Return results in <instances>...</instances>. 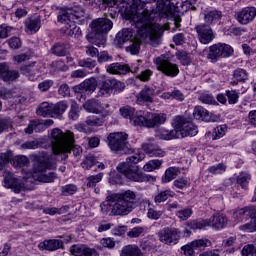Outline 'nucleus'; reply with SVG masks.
I'll return each mask as SVG.
<instances>
[{
    "label": "nucleus",
    "mask_w": 256,
    "mask_h": 256,
    "mask_svg": "<svg viewBox=\"0 0 256 256\" xmlns=\"http://www.w3.org/2000/svg\"><path fill=\"white\" fill-rule=\"evenodd\" d=\"M108 5H116V3H126L130 8L136 11V16L133 19L136 27L137 37L140 39H147L149 37L151 45L161 44V37H163V28L159 24L153 23L155 13L153 11L144 9L139 12V9L145 7L143 0H104Z\"/></svg>",
    "instance_id": "obj_1"
},
{
    "label": "nucleus",
    "mask_w": 256,
    "mask_h": 256,
    "mask_svg": "<svg viewBox=\"0 0 256 256\" xmlns=\"http://www.w3.org/2000/svg\"><path fill=\"white\" fill-rule=\"evenodd\" d=\"M137 205V195L131 190L120 194H112L106 197L105 201L100 204L103 215L109 217L129 215Z\"/></svg>",
    "instance_id": "obj_2"
},
{
    "label": "nucleus",
    "mask_w": 256,
    "mask_h": 256,
    "mask_svg": "<svg viewBox=\"0 0 256 256\" xmlns=\"http://www.w3.org/2000/svg\"><path fill=\"white\" fill-rule=\"evenodd\" d=\"M50 141L54 155H64L67 159L69 153H73L74 157H79L83 153V148L75 145V134L69 130L63 132L59 128L52 129Z\"/></svg>",
    "instance_id": "obj_3"
},
{
    "label": "nucleus",
    "mask_w": 256,
    "mask_h": 256,
    "mask_svg": "<svg viewBox=\"0 0 256 256\" xmlns=\"http://www.w3.org/2000/svg\"><path fill=\"white\" fill-rule=\"evenodd\" d=\"M145 159V153L138 152L134 155L127 157L125 162L120 163L117 166V171L124 175L128 181H133L134 183H147L149 181H155V177L147 175L139 171V166L137 163Z\"/></svg>",
    "instance_id": "obj_4"
},
{
    "label": "nucleus",
    "mask_w": 256,
    "mask_h": 256,
    "mask_svg": "<svg viewBox=\"0 0 256 256\" xmlns=\"http://www.w3.org/2000/svg\"><path fill=\"white\" fill-rule=\"evenodd\" d=\"M120 114L124 119H129L130 123L135 127H147L153 129L163 125L167 121L165 114L149 113L143 115H135V108L131 106H124L120 108Z\"/></svg>",
    "instance_id": "obj_5"
},
{
    "label": "nucleus",
    "mask_w": 256,
    "mask_h": 256,
    "mask_svg": "<svg viewBox=\"0 0 256 256\" xmlns=\"http://www.w3.org/2000/svg\"><path fill=\"white\" fill-rule=\"evenodd\" d=\"M55 169H57V165L51 161V158H49L47 154H42L37 157L34 163L33 177L40 183H55L58 177Z\"/></svg>",
    "instance_id": "obj_6"
},
{
    "label": "nucleus",
    "mask_w": 256,
    "mask_h": 256,
    "mask_svg": "<svg viewBox=\"0 0 256 256\" xmlns=\"http://www.w3.org/2000/svg\"><path fill=\"white\" fill-rule=\"evenodd\" d=\"M91 32L86 35L87 41L96 45V47H103L106 43L105 33H109L113 29V22L107 17L98 18L90 24Z\"/></svg>",
    "instance_id": "obj_7"
},
{
    "label": "nucleus",
    "mask_w": 256,
    "mask_h": 256,
    "mask_svg": "<svg viewBox=\"0 0 256 256\" xmlns=\"http://www.w3.org/2000/svg\"><path fill=\"white\" fill-rule=\"evenodd\" d=\"M83 17H85V9L81 6H73L60 10L58 21L64 23L63 30L65 35L71 37L72 32L77 27L75 21H77V19H83Z\"/></svg>",
    "instance_id": "obj_8"
},
{
    "label": "nucleus",
    "mask_w": 256,
    "mask_h": 256,
    "mask_svg": "<svg viewBox=\"0 0 256 256\" xmlns=\"http://www.w3.org/2000/svg\"><path fill=\"white\" fill-rule=\"evenodd\" d=\"M127 139H129V135L126 133H110L107 137V145L114 153H119L120 155H131V153H133V148H131V144H129Z\"/></svg>",
    "instance_id": "obj_9"
},
{
    "label": "nucleus",
    "mask_w": 256,
    "mask_h": 256,
    "mask_svg": "<svg viewBox=\"0 0 256 256\" xmlns=\"http://www.w3.org/2000/svg\"><path fill=\"white\" fill-rule=\"evenodd\" d=\"M174 127L177 131L178 137H195V135L199 133L197 126L183 116L175 117Z\"/></svg>",
    "instance_id": "obj_10"
},
{
    "label": "nucleus",
    "mask_w": 256,
    "mask_h": 256,
    "mask_svg": "<svg viewBox=\"0 0 256 256\" xmlns=\"http://www.w3.org/2000/svg\"><path fill=\"white\" fill-rule=\"evenodd\" d=\"M233 55V47L229 44L218 43L209 47L207 59L210 63H217L219 59H225Z\"/></svg>",
    "instance_id": "obj_11"
},
{
    "label": "nucleus",
    "mask_w": 256,
    "mask_h": 256,
    "mask_svg": "<svg viewBox=\"0 0 256 256\" xmlns=\"http://www.w3.org/2000/svg\"><path fill=\"white\" fill-rule=\"evenodd\" d=\"M154 63L157 70L163 73V75H165L166 77L175 78L177 77V75H179V65L172 63L165 58L157 57L154 60Z\"/></svg>",
    "instance_id": "obj_12"
},
{
    "label": "nucleus",
    "mask_w": 256,
    "mask_h": 256,
    "mask_svg": "<svg viewBox=\"0 0 256 256\" xmlns=\"http://www.w3.org/2000/svg\"><path fill=\"white\" fill-rule=\"evenodd\" d=\"M158 238L164 245H177L181 239V231L177 228L164 227L158 232Z\"/></svg>",
    "instance_id": "obj_13"
},
{
    "label": "nucleus",
    "mask_w": 256,
    "mask_h": 256,
    "mask_svg": "<svg viewBox=\"0 0 256 256\" xmlns=\"http://www.w3.org/2000/svg\"><path fill=\"white\" fill-rule=\"evenodd\" d=\"M106 71L110 75H127V73H137L139 71V67H129L128 64L115 62L106 66Z\"/></svg>",
    "instance_id": "obj_14"
},
{
    "label": "nucleus",
    "mask_w": 256,
    "mask_h": 256,
    "mask_svg": "<svg viewBox=\"0 0 256 256\" xmlns=\"http://www.w3.org/2000/svg\"><path fill=\"white\" fill-rule=\"evenodd\" d=\"M196 33H198V41L202 45H209L215 39V32L209 24H200L195 27Z\"/></svg>",
    "instance_id": "obj_15"
},
{
    "label": "nucleus",
    "mask_w": 256,
    "mask_h": 256,
    "mask_svg": "<svg viewBox=\"0 0 256 256\" xmlns=\"http://www.w3.org/2000/svg\"><path fill=\"white\" fill-rule=\"evenodd\" d=\"M137 105H151L155 103V90L153 87L145 85L136 95Z\"/></svg>",
    "instance_id": "obj_16"
},
{
    "label": "nucleus",
    "mask_w": 256,
    "mask_h": 256,
    "mask_svg": "<svg viewBox=\"0 0 256 256\" xmlns=\"http://www.w3.org/2000/svg\"><path fill=\"white\" fill-rule=\"evenodd\" d=\"M142 149L149 157H165L166 152L159 147L155 138L150 137L142 144Z\"/></svg>",
    "instance_id": "obj_17"
},
{
    "label": "nucleus",
    "mask_w": 256,
    "mask_h": 256,
    "mask_svg": "<svg viewBox=\"0 0 256 256\" xmlns=\"http://www.w3.org/2000/svg\"><path fill=\"white\" fill-rule=\"evenodd\" d=\"M4 187L6 189H12L14 193H21L25 189V184L21 182L15 174L11 172H4Z\"/></svg>",
    "instance_id": "obj_18"
},
{
    "label": "nucleus",
    "mask_w": 256,
    "mask_h": 256,
    "mask_svg": "<svg viewBox=\"0 0 256 256\" xmlns=\"http://www.w3.org/2000/svg\"><path fill=\"white\" fill-rule=\"evenodd\" d=\"M256 17L255 7H245L236 14V19L240 25H249L253 23Z\"/></svg>",
    "instance_id": "obj_19"
},
{
    "label": "nucleus",
    "mask_w": 256,
    "mask_h": 256,
    "mask_svg": "<svg viewBox=\"0 0 256 256\" xmlns=\"http://www.w3.org/2000/svg\"><path fill=\"white\" fill-rule=\"evenodd\" d=\"M194 119L198 121H205L206 123H215L217 119V115L210 113L207 109L203 108V106H196L193 111Z\"/></svg>",
    "instance_id": "obj_20"
},
{
    "label": "nucleus",
    "mask_w": 256,
    "mask_h": 256,
    "mask_svg": "<svg viewBox=\"0 0 256 256\" xmlns=\"http://www.w3.org/2000/svg\"><path fill=\"white\" fill-rule=\"evenodd\" d=\"M40 251H57L58 249H65V244L59 239L44 240L38 244Z\"/></svg>",
    "instance_id": "obj_21"
},
{
    "label": "nucleus",
    "mask_w": 256,
    "mask_h": 256,
    "mask_svg": "<svg viewBox=\"0 0 256 256\" xmlns=\"http://www.w3.org/2000/svg\"><path fill=\"white\" fill-rule=\"evenodd\" d=\"M70 253L74 256H93L96 251L85 244H74L70 247Z\"/></svg>",
    "instance_id": "obj_22"
},
{
    "label": "nucleus",
    "mask_w": 256,
    "mask_h": 256,
    "mask_svg": "<svg viewBox=\"0 0 256 256\" xmlns=\"http://www.w3.org/2000/svg\"><path fill=\"white\" fill-rule=\"evenodd\" d=\"M0 78L6 82L15 81V79H19V72L9 70V66L6 63H0Z\"/></svg>",
    "instance_id": "obj_23"
},
{
    "label": "nucleus",
    "mask_w": 256,
    "mask_h": 256,
    "mask_svg": "<svg viewBox=\"0 0 256 256\" xmlns=\"http://www.w3.org/2000/svg\"><path fill=\"white\" fill-rule=\"evenodd\" d=\"M84 108L88 113H95L96 115H99L105 111V106H103V103H101L99 100L91 99L88 100Z\"/></svg>",
    "instance_id": "obj_24"
},
{
    "label": "nucleus",
    "mask_w": 256,
    "mask_h": 256,
    "mask_svg": "<svg viewBox=\"0 0 256 256\" xmlns=\"http://www.w3.org/2000/svg\"><path fill=\"white\" fill-rule=\"evenodd\" d=\"M20 72L22 75L28 77L30 81H34L36 75L39 73V67L37 66V62H32L31 64L22 66L20 68Z\"/></svg>",
    "instance_id": "obj_25"
},
{
    "label": "nucleus",
    "mask_w": 256,
    "mask_h": 256,
    "mask_svg": "<svg viewBox=\"0 0 256 256\" xmlns=\"http://www.w3.org/2000/svg\"><path fill=\"white\" fill-rule=\"evenodd\" d=\"M25 25L27 33H37L41 29V18L39 16L30 17L26 19Z\"/></svg>",
    "instance_id": "obj_26"
},
{
    "label": "nucleus",
    "mask_w": 256,
    "mask_h": 256,
    "mask_svg": "<svg viewBox=\"0 0 256 256\" xmlns=\"http://www.w3.org/2000/svg\"><path fill=\"white\" fill-rule=\"evenodd\" d=\"M133 30L131 28H124L116 35V41L118 45H125L127 41H133Z\"/></svg>",
    "instance_id": "obj_27"
},
{
    "label": "nucleus",
    "mask_w": 256,
    "mask_h": 256,
    "mask_svg": "<svg viewBox=\"0 0 256 256\" xmlns=\"http://www.w3.org/2000/svg\"><path fill=\"white\" fill-rule=\"evenodd\" d=\"M227 223V217L224 215H213L208 219V227L213 229H223Z\"/></svg>",
    "instance_id": "obj_28"
},
{
    "label": "nucleus",
    "mask_w": 256,
    "mask_h": 256,
    "mask_svg": "<svg viewBox=\"0 0 256 256\" xmlns=\"http://www.w3.org/2000/svg\"><path fill=\"white\" fill-rule=\"evenodd\" d=\"M143 253L137 245H126L122 248L120 256H142Z\"/></svg>",
    "instance_id": "obj_29"
},
{
    "label": "nucleus",
    "mask_w": 256,
    "mask_h": 256,
    "mask_svg": "<svg viewBox=\"0 0 256 256\" xmlns=\"http://www.w3.org/2000/svg\"><path fill=\"white\" fill-rule=\"evenodd\" d=\"M41 133V131H45V124H43V121L40 120H32L28 124V127L25 129V133L28 135H31V133Z\"/></svg>",
    "instance_id": "obj_30"
},
{
    "label": "nucleus",
    "mask_w": 256,
    "mask_h": 256,
    "mask_svg": "<svg viewBox=\"0 0 256 256\" xmlns=\"http://www.w3.org/2000/svg\"><path fill=\"white\" fill-rule=\"evenodd\" d=\"M68 108L69 103H67V101H60L56 104H52V117H61Z\"/></svg>",
    "instance_id": "obj_31"
},
{
    "label": "nucleus",
    "mask_w": 256,
    "mask_h": 256,
    "mask_svg": "<svg viewBox=\"0 0 256 256\" xmlns=\"http://www.w3.org/2000/svg\"><path fill=\"white\" fill-rule=\"evenodd\" d=\"M51 53L56 57H65L69 53V45L65 43L54 44L51 48Z\"/></svg>",
    "instance_id": "obj_32"
},
{
    "label": "nucleus",
    "mask_w": 256,
    "mask_h": 256,
    "mask_svg": "<svg viewBox=\"0 0 256 256\" xmlns=\"http://www.w3.org/2000/svg\"><path fill=\"white\" fill-rule=\"evenodd\" d=\"M221 17H223L221 11L212 10L205 15L204 19L208 25H215V23H219L221 21Z\"/></svg>",
    "instance_id": "obj_33"
},
{
    "label": "nucleus",
    "mask_w": 256,
    "mask_h": 256,
    "mask_svg": "<svg viewBox=\"0 0 256 256\" xmlns=\"http://www.w3.org/2000/svg\"><path fill=\"white\" fill-rule=\"evenodd\" d=\"M52 111V104H50L49 102H43L39 105L36 113L37 115H40V117H52Z\"/></svg>",
    "instance_id": "obj_34"
},
{
    "label": "nucleus",
    "mask_w": 256,
    "mask_h": 256,
    "mask_svg": "<svg viewBox=\"0 0 256 256\" xmlns=\"http://www.w3.org/2000/svg\"><path fill=\"white\" fill-rule=\"evenodd\" d=\"M174 195L175 192L171 190H161L154 197V203H156V205H160V203H165L169 197H173Z\"/></svg>",
    "instance_id": "obj_35"
},
{
    "label": "nucleus",
    "mask_w": 256,
    "mask_h": 256,
    "mask_svg": "<svg viewBox=\"0 0 256 256\" xmlns=\"http://www.w3.org/2000/svg\"><path fill=\"white\" fill-rule=\"evenodd\" d=\"M249 181H251V174L247 172H241L236 177V183L237 185H240L241 189L247 190L249 187Z\"/></svg>",
    "instance_id": "obj_36"
},
{
    "label": "nucleus",
    "mask_w": 256,
    "mask_h": 256,
    "mask_svg": "<svg viewBox=\"0 0 256 256\" xmlns=\"http://www.w3.org/2000/svg\"><path fill=\"white\" fill-rule=\"evenodd\" d=\"M80 87L86 92V93H93L95 89H97V79L91 77L86 80H84Z\"/></svg>",
    "instance_id": "obj_37"
},
{
    "label": "nucleus",
    "mask_w": 256,
    "mask_h": 256,
    "mask_svg": "<svg viewBox=\"0 0 256 256\" xmlns=\"http://www.w3.org/2000/svg\"><path fill=\"white\" fill-rule=\"evenodd\" d=\"M179 175V168L170 167L166 170L165 175L162 177V183H169Z\"/></svg>",
    "instance_id": "obj_38"
},
{
    "label": "nucleus",
    "mask_w": 256,
    "mask_h": 256,
    "mask_svg": "<svg viewBox=\"0 0 256 256\" xmlns=\"http://www.w3.org/2000/svg\"><path fill=\"white\" fill-rule=\"evenodd\" d=\"M102 180H103V173L91 175L86 178V187L88 189H93L94 187H97V183H101Z\"/></svg>",
    "instance_id": "obj_39"
},
{
    "label": "nucleus",
    "mask_w": 256,
    "mask_h": 256,
    "mask_svg": "<svg viewBox=\"0 0 256 256\" xmlns=\"http://www.w3.org/2000/svg\"><path fill=\"white\" fill-rule=\"evenodd\" d=\"M111 93H113V90L111 88V83L108 79L102 82V85H100L98 97H110Z\"/></svg>",
    "instance_id": "obj_40"
},
{
    "label": "nucleus",
    "mask_w": 256,
    "mask_h": 256,
    "mask_svg": "<svg viewBox=\"0 0 256 256\" xmlns=\"http://www.w3.org/2000/svg\"><path fill=\"white\" fill-rule=\"evenodd\" d=\"M141 49V40L134 38L130 41V45L126 47L127 53H131V55H138Z\"/></svg>",
    "instance_id": "obj_41"
},
{
    "label": "nucleus",
    "mask_w": 256,
    "mask_h": 256,
    "mask_svg": "<svg viewBox=\"0 0 256 256\" xmlns=\"http://www.w3.org/2000/svg\"><path fill=\"white\" fill-rule=\"evenodd\" d=\"M159 139H164L165 141H171V139H174V137H179L177 134V129L174 126V130H165L162 129L159 131L158 135Z\"/></svg>",
    "instance_id": "obj_42"
},
{
    "label": "nucleus",
    "mask_w": 256,
    "mask_h": 256,
    "mask_svg": "<svg viewBox=\"0 0 256 256\" xmlns=\"http://www.w3.org/2000/svg\"><path fill=\"white\" fill-rule=\"evenodd\" d=\"M97 163V159L94 156H87L81 163V167L86 170L93 169L94 171H97V168L95 167Z\"/></svg>",
    "instance_id": "obj_43"
},
{
    "label": "nucleus",
    "mask_w": 256,
    "mask_h": 256,
    "mask_svg": "<svg viewBox=\"0 0 256 256\" xmlns=\"http://www.w3.org/2000/svg\"><path fill=\"white\" fill-rule=\"evenodd\" d=\"M188 227L190 229H205V227H209V221L208 219L206 220H191L190 222L187 223Z\"/></svg>",
    "instance_id": "obj_44"
},
{
    "label": "nucleus",
    "mask_w": 256,
    "mask_h": 256,
    "mask_svg": "<svg viewBox=\"0 0 256 256\" xmlns=\"http://www.w3.org/2000/svg\"><path fill=\"white\" fill-rule=\"evenodd\" d=\"M103 123H105V119L95 115L89 116L86 119V124L89 125V127H101Z\"/></svg>",
    "instance_id": "obj_45"
},
{
    "label": "nucleus",
    "mask_w": 256,
    "mask_h": 256,
    "mask_svg": "<svg viewBox=\"0 0 256 256\" xmlns=\"http://www.w3.org/2000/svg\"><path fill=\"white\" fill-rule=\"evenodd\" d=\"M162 164H163L162 160H159V159L150 160L144 165L143 171L150 173L151 171H155V169H159V167H161Z\"/></svg>",
    "instance_id": "obj_46"
},
{
    "label": "nucleus",
    "mask_w": 256,
    "mask_h": 256,
    "mask_svg": "<svg viewBox=\"0 0 256 256\" xmlns=\"http://www.w3.org/2000/svg\"><path fill=\"white\" fill-rule=\"evenodd\" d=\"M11 164L13 167H27L29 165V158L27 156H16L12 159Z\"/></svg>",
    "instance_id": "obj_47"
},
{
    "label": "nucleus",
    "mask_w": 256,
    "mask_h": 256,
    "mask_svg": "<svg viewBox=\"0 0 256 256\" xmlns=\"http://www.w3.org/2000/svg\"><path fill=\"white\" fill-rule=\"evenodd\" d=\"M240 231H244L245 233H253L256 231V216L252 217L250 222L240 225Z\"/></svg>",
    "instance_id": "obj_48"
},
{
    "label": "nucleus",
    "mask_w": 256,
    "mask_h": 256,
    "mask_svg": "<svg viewBox=\"0 0 256 256\" xmlns=\"http://www.w3.org/2000/svg\"><path fill=\"white\" fill-rule=\"evenodd\" d=\"M158 11L169 13L171 11V0H154Z\"/></svg>",
    "instance_id": "obj_49"
},
{
    "label": "nucleus",
    "mask_w": 256,
    "mask_h": 256,
    "mask_svg": "<svg viewBox=\"0 0 256 256\" xmlns=\"http://www.w3.org/2000/svg\"><path fill=\"white\" fill-rule=\"evenodd\" d=\"M234 79L240 83H245L249 79V73L245 69L238 68L234 71Z\"/></svg>",
    "instance_id": "obj_50"
},
{
    "label": "nucleus",
    "mask_w": 256,
    "mask_h": 256,
    "mask_svg": "<svg viewBox=\"0 0 256 256\" xmlns=\"http://www.w3.org/2000/svg\"><path fill=\"white\" fill-rule=\"evenodd\" d=\"M211 245V241L209 239H198L192 241V246L194 250L203 251L206 247H209Z\"/></svg>",
    "instance_id": "obj_51"
},
{
    "label": "nucleus",
    "mask_w": 256,
    "mask_h": 256,
    "mask_svg": "<svg viewBox=\"0 0 256 256\" xmlns=\"http://www.w3.org/2000/svg\"><path fill=\"white\" fill-rule=\"evenodd\" d=\"M78 66L84 69H95L97 67V61L91 58L80 59L78 60Z\"/></svg>",
    "instance_id": "obj_52"
},
{
    "label": "nucleus",
    "mask_w": 256,
    "mask_h": 256,
    "mask_svg": "<svg viewBox=\"0 0 256 256\" xmlns=\"http://www.w3.org/2000/svg\"><path fill=\"white\" fill-rule=\"evenodd\" d=\"M79 113H81V108H79V104H77V102H73L70 106V111L68 114L69 119H72V121H76V119H79Z\"/></svg>",
    "instance_id": "obj_53"
},
{
    "label": "nucleus",
    "mask_w": 256,
    "mask_h": 256,
    "mask_svg": "<svg viewBox=\"0 0 256 256\" xmlns=\"http://www.w3.org/2000/svg\"><path fill=\"white\" fill-rule=\"evenodd\" d=\"M97 59H98V63H100V65H103L105 63H113V56L110 55L109 52H107V51L99 52Z\"/></svg>",
    "instance_id": "obj_54"
},
{
    "label": "nucleus",
    "mask_w": 256,
    "mask_h": 256,
    "mask_svg": "<svg viewBox=\"0 0 256 256\" xmlns=\"http://www.w3.org/2000/svg\"><path fill=\"white\" fill-rule=\"evenodd\" d=\"M199 101H201V103H204L205 105H217V100H215V97L207 93L200 94Z\"/></svg>",
    "instance_id": "obj_55"
},
{
    "label": "nucleus",
    "mask_w": 256,
    "mask_h": 256,
    "mask_svg": "<svg viewBox=\"0 0 256 256\" xmlns=\"http://www.w3.org/2000/svg\"><path fill=\"white\" fill-rule=\"evenodd\" d=\"M110 81V87L112 91H116L117 93H121L125 89V83L117 80V79H108Z\"/></svg>",
    "instance_id": "obj_56"
},
{
    "label": "nucleus",
    "mask_w": 256,
    "mask_h": 256,
    "mask_svg": "<svg viewBox=\"0 0 256 256\" xmlns=\"http://www.w3.org/2000/svg\"><path fill=\"white\" fill-rule=\"evenodd\" d=\"M22 149H39L43 147V142L39 140L26 141L21 145Z\"/></svg>",
    "instance_id": "obj_57"
},
{
    "label": "nucleus",
    "mask_w": 256,
    "mask_h": 256,
    "mask_svg": "<svg viewBox=\"0 0 256 256\" xmlns=\"http://www.w3.org/2000/svg\"><path fill=\"white\" fill-rule=\"evenodd\" d=\"M32 55L33 52H31V50H27L24 53L14 56V61H16V63H25V61H29V59H31Z\"/></svg>",
    "instance_id": "obj_58"
},
{
    "label": "nucleus",
    "mask_w": 256,
    "mask_h": 256,
    "mask_svg": "<svg viewBox=\"0 0 256 256\" xmlns=\"http://www.w3.org/2000/svg\"><path fill=\"white\" fill-rule=\"evenodd\" d=\"M191 215H193V210H191V208H186L176 212V217H178L180 221H187Z\"/></svg>",
    "instance_id": "obj_59"
},
{
    "label": "nucleus",
    "mask_w": 256,
    "mask_h": 256,
    "mask_svg": "<svg viewBox=\"0 0 256 256\" xmlns=\"http://www.w3.org/2000/svg\"><path fill=\"white\" fill-rule=\"evenodd\" d=\"M226 97H228L229 105H235L239 101V93L235 90H227Z\"/></svg>",
    "instance_id": "obj_60"
},
{
    "label": "nucleus",
    "mask_w": 256,
    "mask_h": 256,
    "mask_svg": "<svg viewBox=\"0 0 256 256\" xmlns=\"http://www.w3.org/2000/svg\"><path fill=\"white\" fill-rule=\"evenodd\" d=\"M61 192L63 195H75L77 193V186L74 184H68L61 187Z\"/></svg>",
    "instance_id": "obj_61"
},
{
    "label": "nucleus",
    "mask_w": 256,
    "mask_h": 256,
    "mask_svg": "<svg viewBox=\"0 0 256 256\" xmlns=\"http://www.w3.org/2000/svg\"><path fill=\"white\" fill-rule=\"evenodd\" d=\"M227 170V166L223 163H219L216 166H211L208 168L209 173H212L213 175H217L219 173H225Z\"/></svg>",
    "instance_id": "obj_62"
},
{
    "label": "nucleus",
    "mask_w": 256,
    "mask_h": 256,
    "mask_svg": "<svg viewBox=\"0 0 256 256\" xmlns=\"http://www.w3.org/2000/svg\"><path fill=\"white\" fill-rule=\"evenodd\" d=\"M242 256H256V248L253 244L245 245L241 251Z\"/></svg>",
    "instance_id": "obj_63"
},
{
    "label": "nucleus",
    "mask_w": 256,
    "mask_h": 256,
    "mask_svg": "<svg viewBox=\"0 0 256 256\" xmlns=\"http://www.w3.org/2000/svg\"><path fill=\"white\" fill-rule=\"evenodd\" d=\"M11 31H13V27L7 26L5 24L0 26V39H7L9 35H11Z\"/></svg>",
    "instance_id": "obj_64"
}]
</instances>
